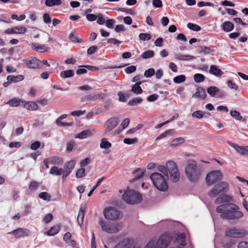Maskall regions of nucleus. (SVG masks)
<instances>
[{"instance_id": "nucleus-1", "label": "nucleus", "mask_w": 248, "mask_h": 248, "mask_svg": "<svg viewBox=\"0 0 248 248\" xmlns=\"http://www.w3.org/2000/svg\"><path fill=\"white\" fill-rule=\"evenodd\" d=\"M216 211L220 214V217L228 220H238L244 216L239 211V206L234 203H229L221 204L216 208Z\"/></svg>"}, {"instance_id": "nucleus-2", "label": "nucleus", "mask_w": 248, "mask_h": 248, "mask_svg": "<svg viewBox=\"0 0 248 248\" xmlns=\"http://www.w3.org/2000/svg\"><path fill=\"white\" fill-rule=\"evenodd\" d=\"M157 170L166 176L167 178L170 176V179L173 182H176L179 179L180 173L176 163L173 161H168L165 166L159 165Z\"/></svg>"}, {"instance_id": "nucleus-3", "label": "nucleus", "mask_w": 248, "mask_h": 248, "mask_svg": "<svg viewBox=\"0 0 248 248\" xmlns=\"http://www.w3.org/2000/svg\"><path fill=\"white\" fill-rule=\"evenodd\" d=\"M185 171L189 181L196 182L200 179L202 170L196 161L190 159L186 162Z\"/></svg>"}, {"instance_id": "nucleus-4", "label": "nucleus", "mask_w": 248, "mask_h": 248, "mask_svg": "<svg viewBox=\"0 0 248 248\" xmlns=\"http://www.w3.org/2000/svg\"><path fill=\"white\" fill-rule=\"evenodd\" d=\"M151 179L154 186L159 191H166L168 189V185L167 182L168 178H165V176L161 172H155L153 173L150 175Z\"/></svg>"}, {"instance_id": "nucleus-5", "label": "nucleus", "mask_w": 248, "mask_h": 248, "mask_svg": "<svg viewBox=\"0 0 248 248\" xmlns=\"http://www.w3.org/2000/svg\"><path fill=\"white\" fill-rule=\"evenodd\" d=\"M123 200L127 203L134 204L142 201V196L138 192L132 189H127L122 195Z\"/></svg>"}, {"instance_id": "nucleus-6", "label": "nucleus", "mask_w": 248, "mask_h": 248, "mask_svg": "<svg viewBox=\"0 0 248 248\" xmlns=\"http://www.w3.org/2000/svg\"><path fill=\"white\" fill-rule=\"evenodd\" d=\"M99 224L102 230L108 233H116L123 228V224L121 222L110 223L103 219L99 220Z\"/></svg>"}, {"instance_id": "nucleus-7", "label": "nucleus", "mask_w": 248, "mask_h": 248, "mask_svg": "<svg viewBox=\"0 0 248 248\" xmlns=\"http://www.w3.org/2000/svg\"><path fill=\"white\" fill-rule=\"evenodd\" d=\"M227 236L236 238H241L248 234V231L244 229L232 228L228 229L225 232Z\"/></svg>"}, {"instance_id": "nucleus-8", "label": "nucleus", "mask_w": 248, "mask_h": 248, "mask_svg": "<svg viewBox=\"0 0 248 248\" xmlns=\"http://www.w3.org/2000/svg\"><path fill=\"white\" fill-rule=\"evenodd\" d=\"M222 177L223 175L220 170H213L206 175L205 178L206 183L208 186L212 185L220 180Z\"/></svg>"}, {"instance_id": "nucleus-9", "label": "nucleus", "mask_w": 248, "mask_h": 248, "mask_svg": "<svg viewBox=\"0 0 248 248\" xmlns=\"http://www.w3.org/2000/svg\"><path fill=\"white\" fill-rule=\"evenodd\" d=\"M103 215L106 219L111 220L119 219L122 217L118 210L111 207L105 209Z\"/></svg>"}, {"instance_id": "nucleus-10", "label": "nucleus", "mask_w": 248, "mask_h": 248, "mask_svg": "<svg viewBox=\"0 0 248 248\" xmlns=\"http://www.w3.org/2000/svg\"><path fill=\"white\" fill-rule=\"evenodd\" d=\"M119 120L117 117H111L108 119L105 123L104 133H108L109 131L112 130L118 124Z\"/></svg>"}, {"instance_id": "nucleus-11", "label": "nucleus", "mask_w": 248, "mask_h": 248, "mask_svg": "<svg viewBox=\"0 0 248 248\" xmlns=\"http://www.w3.org/2000/svg\"><path fill=\"white\" fill-rule=\"evenodd\" d=\"M154 245V241H149L144 248H153ZM114 248H140L139 247H133L132 244L127 240L124 239L117 244Z\"/></svg>"}, {"instance_id": "nucleus-12", "label": "nucleus", "mask_w": 248, "mask_h": 248, "mask_svg": "<svg viewBox=\"0 0 248 248\" xmlns=\"http://www.w3.org/2000/svg\"><path fill=\"white\" fill-rule=\"evenodd\" d=\"M150 241H152V240ZM152 241L154 242L153 248H166L170 243V239L167 235H162L158 239L155 246V241L153 240H152Z\"/></svg>"}, {"instance_id": "nucleus-13", "label": "nucleus", "mask_w": 248, "mask_h": 248, "mask_svg": "<svg viewBox=\"0 0 248 248\" xmlns=\"http://www.w3.org/2000/svg\"><path fill=\"white\" fill-rule=\"evenodd\" d=\"M26 66L29 68H40L41 61L36 58H30L23 60Z\"/></svg>"}, {"instance_id": "nucleus-14", "label": "nucleus", "mask_w": 248, "mask_h": 248, "mask_svg": "<svg viewBox=\"0 0 248 248\" xmlns=\"http://www.w3.org/2000/svg\"><path fill=\"white\" fill-rule=\"evenodd\" d=\"M229 144L232 148L235 149L237 153L242 155L247 154L248 153V146H239L234 143L228 142Z\"/></svg>"}, {"instance_id": "nucleus-15", "label": "nucleus", "mask_w": 248, "mask_h": 248, "mask_svg": "<svg viewBox=\"0 0 248 248\" xmlns=\"http://www.w3.org/2000/svg\"><path fill=\"white\" fill-rule=\"evenodd\" d=\"M232 201L233 198L232 196L228 194H222L216 198L215 202L216 204H218L221 203L232 202Z\"/></svg>"}, {"instance_id": "nucleus-16", "label": "nucleus", "mask_w": 248, "mask_h": 248, "mask_svg": "<svg viewBox=\"0 0 248 248\" xmlns=\"http://www.w3.org/2000/svg\"><path fill=\"white\" fill-rule=\"evenodd\" d=\"M101 95L102 93H92L87 94L82 97L80 98V101L81 102L94 101L98 99Z\"/></svg>"}, {"instance_id": "nucleus-17", "label": "nucleus", "mask_w": 248, "mask_h": 248, "mask_svg": "<svg viewBox=\"0 0 248 248\" xmlns=\"http://www.w3.org/2000/svg\"><path fill=\"white\" fill-rule=\"evenodd\" d=\"M95 132L96 130L94 129L83 130L75 136V138L80 139H84L88 137L92 136L93 134Z\"/></svg>"}, {"instance_id": "nucleus-18", "label": "nucleus", "mask_w": 248, "mask_h": 248, "mask_svg": "<svg viewBox=\"0 0 248 248\" xmlns=\"http://www.w3.org/2000/svg\"><path fill=\"white\" fill-rule=\"evenodd\" d=\"M185 237V233H181L177 235L175 245L178 248H182L186 245Z\"/></svg>"}, {"instance_id": "nucleus-19", "label": "nucleus", "mask_w": 248, "mask_h": 248, "mask_svg": "<svg viewBox=\"0 0 248 248\" xmlns=\"http://www.w3.org/2000/svg\"><path fill=\"white\" fill-rule=\"evenodd\" d=\"M29 230L24 228H18L12 232L13 234L17 238L21 236H28L29 234Z\"/></svg>"}, {"instance_id": "nucleus-20", "label": "nucleus", "mask_w": 248, "mask_h": 248, "mask_svg": "<svg viewBox=\"0 0 248 248\" xmlns=\"http://www.w3.org/2000/svg\"><path fill=\"white\" fill-rule=\"evenodd\" d=\"M76 162L74 160H71L65 164L63 167V171L70 174L74 169Z\"/></svg>"}, {"instance_id": "nucleus-21", "label": "nucleus", "mask_w": 248, "mask_h": 248, "mask_svg": "<svg viewBox=\"0 0 248 248\" xmlns=\"http://www.w3.org/2000/svg\"><path fill=\"white\" fill-rule=\"evenodd\" d=\"M209 72L210 74L217 77H220L223 74V72L216 65H211Z\"/></svg>"}, {"instance_id": "nucleus-22", "label": "nucleus", "mask_w": 248, "mask_h": 248, "mask_svg": "<svg viewBox=\"0 0 248 248\" xmlns=\"http://www.w3.org/2000/svg\"><path fill=\"white\" fill-rule=\"evenodd\" d=\"M206 96L205 90L203 88H199L196 92L193 95L192 97L204 99Z\"/></svg>"}, {"instance_id": "nucleus-23", "label": "nucleus", "mask_w": 248, "mask_h": 248, "mask_svg": "<svg viewBox=\"0 0 248 248\" xmlns=\"http://www.w3.org/2000/svg\"><path fill=\"white\" fill-rule=\"evenodd\" d=\"M31 48L36 52H43L47 51L49 48L44 45H39L36 43H32L31 44Z\"/></svg>"}, {"instance_id": "nucleus-24", "label": "nucleus", "mask_w": 248, "mask_h": 248, "mask_svg": "<svg viewBox=\"0 0 248 248\" xmlns=\"http://www.w3.org/2000/svg\"><path fill=\"white\" fill-rule=\"evenodd\" d=\"M85 210L86 207L85 206H81L80 207L77 218L78 222L80 226L83 224Z\"/></svg>"}, {"instance_id": "nucleus-25", "label": "nucleus", "mask_w": 248, "mask_h": 248, "mask_svg": "<svg viewBox=\"0 0 248 248\" xmlns=\"http://www.w3.org/2000/svg\"><path fill=\"white\" fill-rule=\"evenodd\" d=\"M71 233L70 232H67L64 234L63 239L69 245L75 247L76 245V242L71 239Z\"/></svg>"}, {"instance_id": "nucleus-26", "label": "nucleus", "mask_w": 248, "mask_h": 248, "mask_svg": "<svg viewBox=\"0 0 248 248\" xmlns=\"http://www.w3.org/2000/svg\"><path fill=\"white\" fill-rule=\"evenodd\" d=\"M218 189L220 190V192H227L229 189V184L225 181H222L217 185H216Z\"/></svg>"}, {"instance_id": "nucleus-27", "label": "nucleus", "mask_w": 248, "mask_h": 248, "mask_svg": "<svg viewBox=\"0 0 248 248\" xmlns=\"http://www.w3.org/2000/svg\"><path fill=\"white\" fill-rule=\"evenodd\" d=\"M24 79V76L22 75H10L7 76V80L10 82L16 83L22 81Z\"/></svg>"}, {"instance_id": "nucleus-28", "label": "nucleus", "mask_w": 248, "mask_h": 248, "mask_svg": "<svg viewBox=\"0 0 248 248\" xmlns=\"http://www.w3.org/2000/svg\"><path fill=\"white\" fill-rule=\"evenodd\" d=\"M23 102L24 101L21 99L15 97L8 101L6 104L12 107H16L19 106L21 103Z\"/></svg>"}, {"instance_id": "nucleus-29", "label": "nucleus", "mask_w": 248, "mask_h": 248, "mask_svg": "<svg viewBox=\"0 0 248 248\" xmlns=\"http://www.w3.org/2000/svg\"><path fill=\"white\" fill-rule=\"evenodd\" d=\"M24 108L29 110L34 111L36 110L38 108L37 104L33 101H30L24 104Z\"/></svg>"}, {"instance_id": "nucleus-30", "label": "nucleus", "mask_w": 248, "mask_h": 248, "mask_svg": "<svg viewBox=\"0 0 248 248\" xmlns=\"http://www.w3.org/2000/svg\"><path fill=\"white\" fill-rule=\"evenodd\" d=\"M175 58L182 61H189L195 59V57L193 56L189 55H182L180 54H177L175 55Z\"/></svg>"}, {"instance_id": "nucleus-31", "label": "nucleus", "mask_w": 248, "mask_h": 248, "mask_svg": "<svg viewBox=\"0 0 248 248\" xmlns=\"http://www.w3.org/2000/svg\"><path fill=\"white\" fill-rule=\"evenodd\" d=\"M99 146L101 149H107L111 147V143L108 140L107 138H104L101 140Z\"/></svg>"}, {"instance_id": "nucleus-32", "label": "nucleus", "mask_w": 248, "mask_h": 248, "mask_svg": "<svg viewBox=\"0 0 248 248\" xmlns=\"http://www.w3.org/2000/svg\"><path fill=\"white\" fill-rule=\"evenodd\" d=\"M185 140L182 137H179L173 140L170 143V146L171 147H177L180 146L184 143Z\"/></svg>"}, {"instance_id": "nucleus-33", "label": "nucleus", "mask_w": 248, "mask_h": 248, "mask_svg": "<svg viewBox=\"0 0 248 248\" xmlns=\"http://www.w3.org/2000/svg\"><path fill=\"white\" fill-rule=\"evenodd\" d=\"M141 82H139L134 84L131 89V91L136 94H139L142 93V90L140 86Z\"/></svg>"}, {"instance_id": "nucleus-34", "label": "nucleus", "mask_w": 248, "mask_h": 248, "mask_svg": "<svg viewBox=\"0 0 248 248\" xmlns=\"http://www.w3.org/2000/svg\"><path fill=\"white\" fill-rule=\"evenodd\" d=\"M234 28L233 24L229 21H225L222 24V29L226 32L232 31Z\"/></svg>"}, {"instance_id": "nucleus-35", "label": "nucleus", "mask_w": 248, "mask_h": 248, "mask_svg": "<svg viewBox=\"0 0 248 248\" xmlns=\"http://www.w3.org/2000/svg\"><path fill=\"white\" fill-rule=\"evenodd\" d=\"M63 169L62 168H59L56 166L52 167L49 171V173L52 175H55L57 176L61 175L62 174Z\"/></svg>"}, {"instance_id": "nucleus-36", "label": "nucleus", "mask_w": 248, "mask_h": 248, "mask_svg": "<svg viewBox=\"0 0 248 248\" xmlns=\"http://www.w3.org/2000/svg\"><path fill=\"white\" fill-rule=\"evenodd\" d=\"M74 75V71L72 70H67L61 72L60 76L62 78H66L73 77Z\"/></svg>"}, {"instance_id": "nucleus-37", "label": "nucleus", "mask_w": 248, "mask_h": 248, "mask_svg": "<svg viewBox=\"0 0 248 248\" xmlns=\"http://www.w3.org/2000/svg\"><path fill=\"white\" fill-rule=\"evenodd\" d=\"M220 190L218 189L216 185L214 186L211 189V190L208 192V195L211 198H214L217 195H218L219 193H220Z\"/></svg>"}, {"instance_id": "nucleus-38", "label": "nucleus", "mask_w": 248, "mask_h": 248, "mask_svg": "<svg viewBox=\"0 0 248 248\" xmlns=\"http://www.w3.org/2000/svg\"><path fill=\"white\" fill-rule=\"evenodd\" d=\"M220 190L218 189L216 185L214 186L211 189V190L208 192V195L211 198H214L217 195H218L219 193H220Z\"/></svg>"}, {"instance_id": "nucleus-39", "label": "nucleus", "mask_w": 248, "mask_h": 248, "mask_svg": "<svg viewBox=\"0 0 248 248\" xmlns=\"http://www.w3.org/2000/svg\"><path fill=\"white\" fill-rule=\"evenodd\" d=\"M40 186V184L36 181H33L30 182L28 190L30 192H32L37 190Z\"/></svg>"}, {"instance_id": "nucleus-40", "label": "nucleus", "mask_w": 248, "mask_h": 248, "mask_svg": "<svg viewBox=\"0 0 248 248\" xmlns=\"http://www.w3.org/2000/svg\"><path fill=\"white\" fill-rule=\"evenodd\" d=\"M219 92V89L216 86H210L207 89V92L211 97H214Z\"/></svg>"}, {"instance_id": "nucleus-41", "label": "nucleus", "mask_w": 248, "mask_h": 248, "mask_svg": "<svg viewBox=\"0 0 248 248\" xmlns=\"http://www.w3.org/2000/svg\"><path fill=\"white\" fill-rule=\"evenodd\" d=\"M60 231V227L59 226H54L52 227L47 232L46 234L49 236H53L57 234Z\"/></svg>"}, {"instance_id": "nucleus-42", "label": "nucleus", "mask_w": 248, "mask_h": 248, "mask_svg": "<svg viewBox=\"0 0 248 248\" xmlns=\"http://www.w3.org/2000/svg\"><path fill=\"white\" fill-rule=\"evenodd\" d=\"M62 3L61 0H46L45 4L48 7L59 5Z\"/></svg>"}, {"instance_id": "nucleus-43", "label": "nucleus", "mask_w": 248, "mask_h": 248, "mask_svg": "<svg viewBox=\"0 0 248 248\" xmlns=\"http://www.w3.org/2000/svg\"><path fill=\"white\" fill-rule=\"evenodd\" d=\"M69 39L74 43H81V40L79 38V36L75 32H72L69 35Z\"/></svg>"}, {"instance_id": "nucleus-44", "label": "nucleus", "mask_w": 248, "mask_h": 248, "mask_svg": "<svg viewBox=\"0 0 248 248\" xmlns=\"http://www.w3.org/2000/svg\"><path fill=\"white\" fill-rule=\"evenodd\" d=\"M49 159H50V163H51L52 164L60 165V164H62V163H63L62 159L59 157L54 156V157L50 158Z\"/></svg>"}, {"instance_id": "nucleus-45", "label": "nucleus", "mask_w": 248, "mask_h": 248, "mask_svg": "<svg viewBox=\"0 0 248 248\" xmlns=\"http://www.w3.org/2000/svg\"><path fill=\"white\" fill-rule=\"evenodd\" d=\"M230 115L234 119L241 121L242 120V116L240 113L236 110H231Z\"/></svg>"}, {"instance_id": "nucleus-46", "label": "nucleus", "mask_w": 248, "mask_h": 248, "mask_svg": "<svg viewBox=\"0 0 248 248\" xmlns=\"http://www.w3.org/2000/svg\"><path fill=\"white\" fill-rule=\"evenodd\" d=\"M186 78L185 75H181L177 76L173 78V82L177 84H179L184 82L186 80Z\"/></svg>"}, {"instance_id": "nucleus-47", "label": "nucleus", "mask_w": 248, "mask_h": 248, "mask_svg": "<svg viewBox=\"0 0 248 248\" xmlns=\"http://www.w3.org/2000/svg\"><path fill=\"white\" fill-rule=\"evenodd\" d=\"M194 79L196 83H200L204 80L205 77L202 74H196L194 76Z\"/></svg>"}, {"instance_id": "nucleus-48", "label": "nucleus", "mask_w": 248, "mask_h": 248, "mask_svg": "<svg viewBox=\"0 0 248 248\" xmlns=\"http://www.w3.org/2000/svg\"><path fill=\"white\" fill-rule=\"evenodd\" d=\"M205 113V112H203L201 110H197L194 112H193L191 115L193 117L200 119L203 117V115Z\"/></svg>"}, {"instance_id": "nucleus-49", "label": "nucleus", "mask_w": 248, "mask_h": 248, "mask_svg": "<svg viewBox=\"0 0 248 248\" xmlns=\"http://www.w3.org/2000/svg\"><path fill=\"white\" fill-rule=\"evenodd\" d=\"M39 197L45 201H49L51 199V196L48 193L46 192H41L39 194Z\"/></svg>"}, {"instance_id": "nucleus-50", "label": "nucleus", "mask_w": 248, "mask_h": 248, "mask_svg": "<svg viewBox=\"0 0 248 248\" xmlns=\"http://www.w3.org/2000/svg\"><path fill=\"white\" fill-rule=\"evenodd\" d=\"M14 28L15 33L23 34L26 31V28L23 26H16Z\"/></svg>"}, {"instance_id": "nucleus-51", "label": "nucleus", "mask_w": 248, "mask_h": 248, "mask_svg": "<svg viewBox=\"0 0 248 248\" xmlns=\"http://www.w3.org/2000/svg\"><path fill=\"white\" fill-rule=\"evenodd\" d=\"M142 101V99L140 97L134 98L128 102V105L130 106H135L138 104L140 103Z\"/></svg>"}, {"instance_id": "nucleus-52", "label": "nucleus", "mask_w": 248, "mask_h": 248, "mask_svg": "<svg viewBox=\"0 0 248 248\" xmlns=\"http://www.w3.org/2000/svg\"><path fill=\"white\" fill-rule=\"evenodd\" d=\"M154 52L153 50L146 51L142 54V58L143 59L152 58L154 56Z\"/></svg>"}, {"instance_id": "nucleus-53", "label": "nucleus", "mask_w": 248, "mask_h": 248, "mask_svg": "<svg viewBox=\"0 0 248 248\" xmlns=\"http://www.w3.org/2000/svg\"><path fill=\"white\" fill-rule=\"evenodd\" d=\"M144 172L145 170H140V169L136 170L134 172V173L136 174L135 179H138L141 177L144 174Z\"/></svg>"}, {"instance_id": "nucleus-54", "label": "nucleus", "mask_w": 248, "mask_h": 248, "mask_svg": "<svg viewBox=\"0 0 248 248\" xmlns=\"http://www.w3.org/2000/svg\"><path fill=\"white\" fill-rule=\"evenodd\" d=\"M187 26L188 28L194 31H199L201 29L199 25L191 23H188Z\"/></svg>"}, {"instance_id": "nucleus-55", "label": "nucleus", "mask_w": 248, "mask_h": 248, "mask_svg": "<svg viewBox=\"0 0 248 248\" xmlns=\"http://www.w3.org/2000/svg\"><path fill=\"white\" fill-rule=\"evenodd\" d=\"M85 169L84 168H81L80 169H78L77 172H76V177L77 178H80L83 177L85 175Z\"/></svg>"}, {"instance_id": "nucleus-56", "label": "nucleus", "mask_w": 248, "mask_h": 248, "mask_svg": "<svg viewBox=\"0 0 248 248\" xmlns=\"http://www.w3.org/2000/svg\"><path fill=\"white\" fill-rule=\"evenodd\" d=\"M139 38L142 41L149 40L151 38V35L149 33H141L139 34Z\"/></svg>"}, {"instance_id": "nucleus-57", "label": "nucleus", "mask_w": 248, "mask_h": 248, "mask_svg": "<svg viewBox=\"0 0 248 248\" xmlns=\"http://www.w3.org/2000/svg\"><path fill=\"white\" fill-rule=\"evenodd\" d=\"M138 139L137 138H125L124 140V142L127 144H132L137 143Z\"/></svg>"}, {"instance_id": "nucleus-58", "label": "nucleus", "mask_w": 248, "mask_h": 248, "mask_svg": "<svg viewBox=\"0 0 248 248\" xmlns=\"http://www.w3.org/2000/svg\"><path fill=\"white\" fill-rule=\"evenodd\" d=\"M155 74V71L153 68L149 69L144 72V76L146 78H149L153 76Z\"/></svg>"}, {"instance_id": "nucleus-59", "label": "nucleus", "mask_w": 248, "mask_h": 248, "mask_svg": "<svg viewBox=\"0 0 248 248\" xmlns=\"http://www.w3.org/2000/svg\"><path fill=\"white\" fill-rule=\"evenodd\" d=\"M107 42L113 44L114 46H119V45L121 43V41L115 38H109Z\"/></svg>"}, {"instance_id": "nucleus-60", "label": "nucleus", "mask_w": 248, "mask_h": 248, "mask_svg": "<svg viewBox=\"0 0 248 248\" xmlns=\"http://www.w3.org/2000/svg\"><path fill=\"white\" fill-rule=\"evenodd\" d=\"M43 21L45 23L48 24V23H50L51 18L48 14H47V13L44 14L43 15Z\"/></svg>"}, {"instance_id": "nucleus-61", "label": "nucleus", "mask_w": 248, "mask_h": 248, "mask_svg": "<svg viewBox=\"0 0 248 248\" xmlns=\"http://www.w3.org/2000/svg\"><path fill=\"white\" fill-rule=\"evenodd\" d=\"M159 97L158 95L156 94H153L149 96L147 100L149 102H154L156 101Z\"/></svg>"}, {"instance_id": "nucleus-62", "label": "nucleus", "mask_w": 248, "mask_h": 248, "mask_svg": "<svg viewBox=\"0 0 248 248\" xmlns=\"http://www.w3.org/2000/svg\"><path fill=\"white\" fill-rule=\"evenodd\" d=\"M136 70V67L134 65L130 66L125 69V72L127 74H131Z\"/></svg>"}, {"instance_id": "nucleus-63", "label": "nucleus", "mask_w": 248, "mask_h": 248, "mask_svg": "<svg viewBox=\"0 0 248 248\" xmlns=\"http://www.w3.org/2000/svg\"><path fill=\"white\" fill-rule=\"evenodd\" d=\"M227 84L228 86L232 89H234V90H237L238 89V86L235 83L232 82L231 80H228Z\"/></svg>"}, {"instance_id": "nucleus-64", "label": "nucleus", "mask_w": 248, "mask_h": 248, "mask_svg": "<svg viewBox=\"0 0 248 248\" xmlns=\"http://www.w3.org/2000/svg\"><path fill=\"white\" fill-rule=\"evenodd\" d=\"M153 4L155 8H160L163 6L162 2L161 0H153Z\"/></svg>"}]
</instances>
